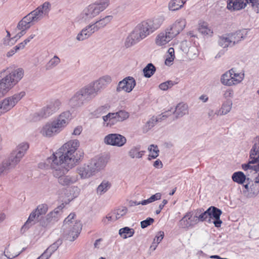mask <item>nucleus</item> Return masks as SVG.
<instances>
[{"mask_svg":"<svg viewBox=\"0 0 259 259\" xmlns=\"http://www.w3.org/2000/svg\"><path fill=\"white\" fill-rule=\"evenodd\" d=\"M79 146L78 140H71L64 144L57 152L48 159L49 162L52 161L51 166L53 176L57 178L58 183L62 186H68L77 180V176L66 174L83 158V151L77 150Z\"/></svg>","mask_w":259,"mask_h":259,"instance_id":"nucleus-1","label":"nucleus"},{"mask_svg":"<svg viewBox=\"0 0 259 259\" xmlns=\"http://www.w3.org/2000/svg\"><path fill=\"white\" fill-rule=\"evenodd\" d=\"M162 22L163 19L160 17L142 21L137 25L127 36L125 41V46L126 48L131 47L145 38L159 28Z\"/></svg>","mask_w":259,"mask_h":259,"instance_id":"nucleus-2","label":"nucleus"},{"mask_svg":"<svg viewBox=\"0 0 259 259\" xmlns=\"http://www.w3.org/2000/svg\"><path fill=\"white\" fill-rule=\"evenodd\" d=\"M71 118L70 111H67L62 113L55 120L51 123L46 124L42 128L41 133L44 136L51 137L60 132L65 126Z\"/></svg>","mask_w":259,"mask_h":259,"instance_id":"nucleus-3","label":"nucleus"},{"mask_svg":"<svg viewBox=\"0 0 259 259\" xmlns=\"http://www.w3.org/2000/svg\"><path fill=\"white\" fill-rule=\"evenodd\" d=\"M24 70L21 68L14 69L0 79V98L16 84L23 77Z\"/></svg>","mask_w":259,"mask_h":259,"instance_id":"nucleus-4","label":"nucleus"},{"mask_svg":"<svg viewBox=\"0 0 259 259\" xmlns=\"http://www.w3.org/2000/svg\"><path fill=\"white\" fill-rule=\"evenodd\" d=\"M254 144L249 152V159L247 163L241 165L242 168L244 170H252L256 172L259 171V135L253 140ZM259 184V174L255 178L254 182Z\"/></svg>","mask_w":259,"mask_h":259,"instance_id":"nucleus-5","label":"nucleus"},{"mask_svg":"<svg viewBox=\"0 0 259 259\" xmlns=\"http://www.w3.org/2000/svg\"><path fill=\"white\" fill-rule=\"evenodd\" d=\"M94 97L86 86L78 91L69 100L68 104L72 108H78L91 100Z\"/></svg>","mask_w":259,"mask_h":259,"instance_id":"nucleus-6","label":"nucleus"},{"mask_svg":"<svg viewBox=\"0 0 259 259\" xmlns=\"http://www.w3.org/2000/svg\"><path fill=\"white\" fill-rule=\"evenodd\" d=\"M75 213H71L64 221L63 228L64 230H69L68 235L72 236L70 240L74 241L79 234L81 230V224L79 222L75 220Z\"/></svg>","mask_w":259,"mask_h":259,"instance_id":"nucleus-7","label":"nucleus"},{"mask_svg":"<svg viewBox=\"0 0 259 259\" xmlns=\"http://www.w3.org/2000/svg\"><path fill=\"white\" fill-rule=\"evenodd\" d=\"M28 148L29 145L27 143H22L11 153L8 158L6 159L13 168L20 161Z\"/></svg>","mask_w":259,"mask_h":259,"instance_id":"nucleus-8","label":"nucleus"},{"mask_svg":"<svg viewBox=\"0 0 259 259\" xmlns=\"http://www.w3.org/2000/svg\"><path fill=\"white\" fill-rule=\"evenodd\" d=\"M25 95V92L22 91L3 100L0 102V115L13 108Z\"/></svg>","mask_w":259,"mask_h":259,"instance_id":"nucleus-9","label":"nucleus"},{"mask_svg":"<svg viewBox=\"0 0 259 259\" xmlns=\"http://www.w3.org/2000/svg\"><path fill=\"white\" fill-rule=\"evenodd\" d=\"M111 77L109 75H105L98 80L86 85L89 91L92 93L94 98L101 90L105 88L111 82Z\"/></svg>","mask_w":259,"mask_h":259,"instance_id":"nucleus-10","label":"nucleus"},{"mask_svg":"<svg viewBox=\"0 0 259 259\" xmlns=\"http://www.w3.org/2000/svg\"><path fill=\"white\" fill-rule=\"evenodd\" d=\"M63 208L62 205L59 206L53 211L49 212L45 218L39 220L40 225L43 227H48L58 221L60 215L61 211Z\"/></svg>","mask_w":259,"mask_h":259,"instance_id":"nucleus-11","label":"nucleus"},{"mask_svg":"<svg viewBox=\"0 0 259 259\" xmlns=\"http://www.w3.org/2000/svg\"><path fill=\"white\" fill-rule=\"evenodd\" d=\"M199 212H201V208L197 209L195 211V215L193 217L192 211L187 212L181 220H180L178 224L179 227L183 229H188L197 224L196 218H197V214H198Z\"/></svg>","mask_w":259,"mask_h":259,"instance_id":"nucleus-12","label":"nucleus"},{"mask_svg":"<svg viewBox=\"0 0 259 259\" xmlns=\"http://www.w3.org/2000/svg\"><path fill=\"white\" fill-rule=\"evenodd\" d=\"M61 105V102L58 99L51 100L46 107L42 108L39 115L41 117L46 118L57 111Z\"/></svg>","mask_w":259,"mask_h":259,"instance_id":"nucleus-13","label":"nucleus"},{"mask_svg":"<svg viewBox=\"0 0 259 259\" xmlns=\"http://www.w3.org/2000/svg\"><path fill=\"white\" fill-rule=\"evenodd\" d=\"M104 142L107 145L122 147L126 142V138L122 135L118 134H110L104 138Z\"/></svg>","mask_w":259,"mask_h":259,"instance_id":"nucleus-14","label":"nucleus"},{"mask_svg":"<svg viewBox=\"0 0 259 259\" xmlns=\"http://www.w3.org/2000/svg\"><path fill=\"white\" fill-rule=\"evenodd\" d=\"M136 82L134 77L127 76L118 82L116 88V91L120 92L124 91L126 93H130L135 88Z\"/></svg>","mask_w":259,"mask_h":259,"instance_id":"nucleus-15","label":"nucleus"},{"mask_svg":"<svg viewBox=\"0 0 259 259\" xmlns=\"http://www.w3.org/2000/svg\"><path fill=\"white\" fill-rule=\"evenodd\" d=\"M90 163L92 166L95 174L103 169L108 162V158L106 156H97L90 160Z\"/></svg>","mask_w":259,"mask_h":259,"instance_id":"nucleus-16","label":"nucleus"},{"mask_svg":"<svg viewBox=\"0 0 259 259\" xmlns=\"http://www.w3.org/2000/svg\"><path fill=\"white\" fill-rule=\"evenodd\" d=\"M209 211V220L207 222H212L215 227H220L222 224V221L220 219V216L222 214L221 209L213 206H211L207 208Z\"/></svg>","mask_w":259,"mask_h":259,"instance_id":"nucleus-17","label":"nucleus"},{"mask_svg":"<svg viewBox=\"0 0 259 259\" xmlns=\"http://www.w3.org/2000/svg\"><path fill=\"white\" fill-rule=\"evenodd\" d=\"M96 4L89 5L85 8L80 15V19L82 21H88L98 15L100 12Z\"/></svg>","mask_w":259,"mask_h":259,"instance_id":"nucleus-18","label":"nucleus"},{"mask_svg":"<svg viewBox=\"0 0 259 259\" xmlns=\"http://www.w3.org/2000/svg\"><path fill=\"white\" fill-rule=\"evenodd\" d=\"M77 172L82 179L88 178L96 174L90 162L88 164H84L78 167Z\"/></svg>","mask_w":259,"mask_h":259,"instance_id":"nucleus-19","label":"nucleus"},{"mask_svg":"<svg viewBox=\"0 0 259 259\" xmlns=\"http://www.w3.org/2000/svg\"><path fill=\"white\" fill-rule=\"evenodd\" d=\"M247 4L246 0H228L227 8L232 11H239L245 8Z\"/></svg>","mask_w":259,"mask_h":259,"instance_id":"nucleus-20","label":"nucleus"},{"mask_svg":"<svg viewBox=\"0 0 259 259\" xmlns=\"http://www.w3.org/2000/svg\"><path fill=\"white\" fill-rule=\"evenodd\" d=\"M172 113L176 114V119L183 117L184 115L188 114V106L186 104L179 103L176 107Z\"/></svg>","mask_w":259,"mask_h":259,"instance_id":"nucleus-21","label":"nucleus"},{"mask_svg":"<svg viewBox=\"0 0 259 259\" xmlns=\"http://www.w3.org/2000/svg\"><path fill=\"white\" fill-rule=\"evenodd\" d=\"M39 216L37 212L34 210L29 215V217L22 227L21 231L24 232L26 230L28 229L32 225L35 224V219H38Z\"/></svg>","mask_w":259,"mask_h":259,"instance_id":"nucleus-22","label":"nucleus"},{"mask_svg":"<svg viewBox=\"0 0 259 259\" xmlns=\"http://www.w3.org/2000/svg\"><path fill=\"white\" fill-rule=\"evenodd\" d=\"M232 73H234V68H232L228 71L223 74L221 78V82L226 85L231 86L234 84L232 78Z\"/></svg>","mask_w":259,"mask_h":259,"instance_id":"nucleus-23","label":"nucleus"},{"mask_svg":"<svg viewBox=\"0 0 259 259\" xmlns=\"http://www.w3.org/2000/svg\"><path fill=\"white\" fill-rule=\"evenodd\" d=\"M244 32L243 31L238 30L228 33L233 47L244 38Z\"/></svg>","mask_w":259,"mask_h":259,"instance_id":"nucleus-24","label":"nucleus"},{"mask_svg":"<svg viewBox=\"0 0 259 259\" xmlns=\"http://www.w3.org/2000/svg\"><path fill=\"white\" fill-rule=\"evenodd\" d=\"M218 42L224 49L233 47L228 33L219 36Z\"/></svg>","mask_w":259,"mask_h":259,"instance_id":"nucleus-25","label":"nucleus"},{"mask_svg":"<svg viewBox=\"0 0 259 259\" xmlns=\"http://www.w3.org/2000/svg\"><path fill=\"white\" fill-rule=\"evenodd\" d=\"M171 39V36L167 32H161L156 37V44L159 46H163Z\"/></svg>","mask_w":259,"mask_h":259,"instance_id":"nucleus-26","label":"nucleus"},{"mask_svg":"<svg viewBox=\"0 0 259 259\" xmlns=\"http://www.w3.org/2000/svg\"><path fill=\"white\" fill-rule=\"evenodd\" d=\"M33 24V22L30 19L27 15L23 18V19L18 23L17 28L19 30H26L29 29Z\"/></svg>","mask_w":259,"mask_h":259,"instance_id":"nucleus-27","label":"nucleus"},{"mask_svg":"<svg viewBox=\"0 0 259 259\" xmlns=\"http://www.w3.org/2000/svg\"><path fill=\"white\" fill-rule=\"evenodd\" d=\"M232 180L239 184H243L245 182L246 176L241 171L235 172L232 176Z\"/></svg>","mask_w":259,"mask_h":259,"instance_id":"nucleus-28","label":"nucleus"},{"mask_svg":"<svg viewBox=\"0 0 259 259\" xmlns=\"http://www.w3.org/2000/svg\"><path fill=\"white\" fill-rule=\"evenodd\" d=\"M40 8H37L27 15L28 17L30 18V19L33 23L37 22L42 18L44 15L43 12L41 10H40Z\"/></svg>","mask_w":259,"mask_h":259,"instance_id":"nucleus-29","label":"nucleus"},{"mask_svg":"<svg viewBox=\"0 0 259 259\" xmlns=\"http://www.w3.org/2000/svg\"><path fill=\"white\" fill-rule=\"evenodd\" d=\"M134 229L128 227H123L119 230V234L123 239L131 237L134 235Z\"/></svg>","mask_w":259,"mask_h":259,"instance_id":"nucleus-30","label":"nucleus"},{"mask_svg":"<svg viewBox=\"0 0 259 259\" xmlns=\"http://www.w3.org/2000/svg\"><path fill=\"white\" fill-rule=\"evenodd\" d=\"M187 0H171L169 3V9L171 11H176L183 7Z\"/></svg>","mask_w":259,"mask_h":259,"instance_id":"nucleus-31","label":"nucleus"},{"mask_svg":"<svg viewBox=\"0 0 259 259\" xmlns=\"http://www.w3.org/2000/svg\"><path fill=\"white\" fill-rule=\"evenodd\" d=\"M198 31L204 35L211 36L213 33V31L208 27L207 24L204 22L199 24Z\"/></svg>","mask_w":259,"mask_h":259,"instance_id":"nucleus-32","label":"nucleus"},{"mask_svg":"<svg viewBox=\"0 0 259 259\" xmlns=\"http://www.w3.org/2000/svg\"><path fill=\"white\" fill-rule=\"evenodd\" d=\"M156 71V67L152 63H149L144 68L143 71L145 77L149 78L152 76Z\"/></svg>","mask_w":259,"mask_h":259,"instance_id":"nucleus-33","label":"nucleus"},{"mask_svg":"<svg viewBox=\"0 0 259 259\" xmlns=\"http://www.w3.org/2000/svg\"><path fill=\"white\" fill-rule=\"evenodd\" d=\"M111 186V184L109 181L104 180L98 187L97 189V193L101 195L107 191Z\"/></svg>","mask_w":259,"mask_h":259,"instance_id":"nucleus-34","label":"nucleus"},{"mask_svg":"<svg viewBox=\"0 0 259 259\" xmlns=\"http://www.w3.org/2000/svg\"><path fill=\"white\" fill-rule=\"evenodd\" d=\"M259 193V184L252 183L250 185L249 193L247 194L248 198L255 197Z\"/></svg>","mask_w":259,"mask_h":259,"instance_id":"nucleus-35","label":"nucleus"},{"mask_svg":"<svg viewBox=\"0 0 259 259\" xmlns=\"http://www.w3.org/2000/svg\"><path fill=\"white\" fill-rule=\"evenodd\" d=\"M114 114L115 122L123 121L129 117L128 113L124 110H120Z\"/></svg>","mask_w":259,"mask_h":259,"instance_id":"nucleus-36","label":"nucleus"},{"mask_svg":"<svg viewBox=\"0 0 259 259\" xmlns=\"http://www.w3.org/2000/svg\"><path fill=\"white\" fill-rule=\"evenodd\" d=\"M12 168L10 163L6 159L4 160L3 162L0 163V176L3 174L8 173L10 170Z\"/></svg>","mask_w":259,"mask_h":259,"instance_id":"nucleus-37","label":"nucleus"},{"mask_svg":"<svg viewBox=\"0 0 259 259\" xmlns=\"http://www.w3.org/2000/svg\"><path fill=\"white\" fill-rule=\"evenodd\" d=\"M60 62V59L59 58L55 55L53 58H52L46 64V70H50L54 67H56Z\"/></svg>","mask_w":259,"mask_h":259,"instance_id":"nucleus-38","label":"nucleus"},{"mask_svg":"<svg viewBox=\"0 0 259 259\" xmlns=\"http://www.w3.org/2000/svg\"><path fill=\"white\" fill-rule=\"evenodd\" d=\"M186 24V20L182 18L178 19L175 23L173 24L174 27L178 30L177 31H176L177 33V32H179L180 33V32L182 31L185 27Z\"/></svg>","mask_w":259,"mask_h":259,"instance_id":"nucleus-39","label":"nucleus"},{"mask_svg":"<svg viewBox=\"0 0 259 259\" xmlns=\"http://www.w3.org/2000/svg\"><path fill=\"white\" fill-rule=\"evenodd\" d=\"M232 106V102L230 99H227L226 101L223 104L222 106V115H225L229 113Z\"/></svg>","mask_w":259,"mask_h":259,"instance_id":"nucleus-40","label":"nucleus"},{"mask_svg":"<svg viewBox=\"0 0 259 259\" xmlns=\"http://www.w3.org/2000/svg\"><path fill=\"white\" fill-rule=\"evenodd\" d=\"M201 209V212H198V214H197V218H196V221H197V223L199 222H204V221H207V220H209V214H208V213H209V211H208V209H207V210L205 211H202V209Z\"/></svg>","mask_w":259,"mask_h":259,"instance_id":"nucleus-41","label":"nucleus"},{"mask_svg":"<svg viewBox=\"0 0 259 259\" xmlns=\"http://www.w3.org/2000/svg\"><path fill=\"white\" fill-rule=\"evenodd\" d=\"M148 150L151 152H153L154 153V154L149 156L148 160H150L151 158L155 159L158 156L159 150L157 145H151L148 147Z\"/></svg>","mask_w":259,"mask_h":259,"instance_id":"nucleus-42","label":"nucleus"},{"mask_svg":"<svg viewBox=\"0 0 259 259\" xmlns=\"http://www.w3.org/2000/svg\"><path fill=\"white\" fill-rule=\"evenodd\" d=\"M113 19V16L111 15L106 16L102 19H100L99 20L97 21L96 22L98 23V25L99 26L100 28H103L107 24L110 22V21Z\"/></svg>","mask_w":259,"mask_h":259,"instance_id":"nucleus-43","label":"nucleus"},{"mask_svg":"<svg viewBox=\"0 0 259 259\" xmlns=\"http://www.w3.org/2000/svg\"><path fill=\"white\" fill-rule=\"evenodd\" d=\"M127 211V209L125 207L118 208L113 211V214L115 215V219H119L121 217L124 215Z\"/></svg>","mask_w":259,"mask_h":259,"instance_id":"nucleus-44","label":"nucleus"},{"mask_svg":"<svg viewBox=\"0 0 259 259\" xmlns=\"http://www.w3.org/2000/svg\"><path fill=\"white\" fill-rule=\"evenodd\" d=\"M90 35L89 33V31L87 30V29L84 27L82 30L77 34L76 36V39L78 41H83L89 37H90Z\"/></svg>","mask_w":259,"mask_h":259,"instance_id":"nucleus-45","label":"nucleus"},{"mask_svg":"<svg viewBox=\"0 0 259 259\" xmlns=\"http://www.w3.org/2000/svg\"><path fill=\"white\" fill-rule=\"evenodd\" d=\"M48 210V205L46 204H41L37 206L34 209L39 216L45 214Z\"/></svg>","mask_w":259,"mask_h":259,"instance_id":"nucleus-46","label":"nucleus"},{"mask_svg":"<svg viewBox=\"0 0 259 259\" xmlns=\"http://www.w3.org/2000/svg\"><path fill=\"white\" fill-rule=\"evenodd\" d=\"M140 148L141 147L140 146L133 147L128 152L129 156L132 158H134L135 157L138 158H141V155L138 153Z\"/></svg>","mask_w":259,"mask_h":259,"instance_id":"nucleus-47","label":"nucleus"},{"mask_svg":"<svg viewBox=\"0 0 259 259\" xmlns=\"http://www.w3.org/2000/svg\"><path fill=\"white\" fill-rule=\"evenodd\" d=\"M62 240L61 239H58L55 242L51 245L46 250L47 251L50 252L53 254L62 244Z\"/></svg>","mask_w":259,"mask_h":259,"instance_id":"nucleus-48","label":"nucleus"},{"mask_svg":"<svg viewBox=\"0 0 259 259\" xmlns=\"http://www.w3.org/2000/svg\"><path fill=\"white\" fill-rule=\"evenodd\" d=\"M94 4L97 5L99 11L102 12L104 11L109 5V0H100Z\"/></svg>","mask_w":259,"mask_h":259,"instance_id":"nucleus-49","label":"nucleus"},{"mask_svg":"<svg viewBox=\"0 0 259 259\" xmlns=\"http://www.w3.org/2000/svg\"><path fill=\"white\" fill-rule=\"evenodd\" d=\"M85 28L89 31V33L90 34V36H91V35L95 32L98 31L99 29H100L97 22L87 26Z\"/></svg>","mask_w":259,"mask_h":259,"instance_id":"nucleus-50","label":"nucleus"},{"mask_svg":"<svg viewBox=\"0 0 259 259\" xmlns=\"http://www.w3.org/2000/svg\"><path fill=\"white\" fill-rule=\"evenodd\" d=\"M108 110V106L107 105L102 106L94 111V114L98 117L106 113Z\"/></svg>","mask_w":259,"mask_h":259,"instance_id":"nucleus-51","label":"nucleus"},{"mask_svg":"<svg viewBox=\"0 0 259 259\" xmlns=\"http://www.w3.org/2000/svg\"><path fill=\"white\" fill-rule=\"evenodd\" d=\"M177 29H176V28L174 27V25L172 24L170 26H169L168 28H167L165 30V32H167L170 36H171V38L172 39L174 37H175L176 36H177L178 34L180 33L179 32H177V33L176 31H177Z\"/></svg>","mask_w":259,"mask_h":259,"instance_id":"nucleus-52","label":"nucleus"},{"mask_svg":"<svg viewBox=\"0 0 259 259\" xmlns=\"http://www.w3.org/2000/svg\"><path fill=\"white\" fill-rule=\"evenodd\" d=\"M177 29H176V28L174 27V25L172 24L170 26H169L168 28H167L165 30V32H167L170 36H171V38L172 39L174 37H175L176 36H177L178 34L180 33L179 32H177V33L176 31H177Z\"/></svg>","mask_w":259,"mask_h":259,"instance_id":"nucleus-53","label":"nucleus"},{"mask_svg":"<svg viewBox=\"0 0 259 259\" xmlns=\"http://www.w3.org/2000/svg\"><path fill=\"white\" fill-rule=\"evenodd\" d=\"M156 122H157L156 121V119L155 118V117L153 116L146 122L144 127V130L147 132L152 127H153Z\"/></svg>","mask_w":259,"mask_h":259,"instance_id":"nucleus-54","label":"nucleus"},{"mask_svg":"<svg viewBox=\"0 0 259 259\" xmlns=\"http://www.w3.org/2000/svg\"><path fill=\"white\" fill-rule=\"evenodd\" d=\"M243 75L236 72V70L234 68V73H232V78H234L233 80V82H234V84H237L242 81Z\"/></svg>","mask_w":259,"mask_h":259,"instance_id":"nucleus-55","label":"nucleus"},{"mask_svg":"<svg viewBox=\"0 0 259 259\" xmlns=\"http://www.w3.org/2000/svg\"><path fill=\"white\" fill-rule=\"evenodd\" d=\"M154 222V220L152 218H148L146 220L141 222V227L142 229L146 228L151 225Z\"/></svg>","mask_w":259,"mask_h":259,"instance_id":"nucleus-56","label":"nucleus"},{"mask_svg":"<svg viewBox=\"0 0 259 259\" xmlns=\"http://www.w3.org/2000/svg\"><path fill=\"white\" fill-rule=\"evenodd\" d=\"M247 4H251L252 9L257 13H259V2L258 0H246Z\"/></svg>","mask_w":259,"mask_h":259,"instance_id":"nucleus-57","label":"nucleus"},{"mask_svg":"<svg viewBox=\"0 0 259 259\" xmlns=\"http://www.w3.org/2000/svg\"><path fill=\"white\" fill-rule=\"evenodd\" d=\"M117 220V219H115V215L113 214V212H112L111 213L108 214L106 218H103L102 222L105 224H108L109 221L114 222Z\"/></svg>","mask_w":259,"mask_h":259,"instance_id":"nucleus-58","label":"nucleus"},{"mask_svg":"<svg viewBox=\"0 0 259 259\" xmlns=\"http://www.w3.org/2000/svg\"><path fill=\"white\" fill-rule=\"evenodd\" d=\"M103 119L104 121L109 120L110 124H114L115 122L114 113H109L107 115L103 116Z\"/></svg>","mask_w":259,"mask_h":259,"instance_id":"nucleus-59","label":"nucleus"},{"mask_svg":"<svg viewBox=\"0 0 259 259\" xmlns=\"http://www.w3.org/2000/svg\"><path fill=\"white\" fill-rule=\"evenodd\" d=\"M50 6L51 5L49 2H45L38 8H40V10H41L44 15H46L50 11Z\"/></svg>","mask_w":259,"mask_h":259,"instance_id":"nucleus-60","label":"nucleus"},{"mask_svg":"<svg viewBox=\"0 0 259 259\" xmlns=\"http://www.w3.org/2000/svg\"><path fill=\"white\" fill-rule=\"evenodd\" d=\"M17 41V39L14 37L12 38L5 37L3 40V44L6 46H11L14 45Z\"/></svg>","mask_w":259,"mask_h":259,"instance_id":"nucleus-61","label":"nucleus"},{"mask_svg":"<svg viewBox=\"0 0 259 259\" xmlns=\"http://www.w3.org/2000/svg\"><path fill=\"white\" fill-rule=\"evenodd\" d=\"M21 253V252L12 253L11 251H8V248H6L5 251H4V255L8 258L12 259L18 256Z\"/></svg>","mask_w":259,"mask_h":259,"instance_id":"nucleus-62","label":"nucleus"},{"mask_svg":"<svg viewBox=\"0 0 259 259\" xmlns=\"http://www.w3.org/2000/svg\"><path fill=\"white\" fill-rule=\"evenodd\" d=\"M164 235V232L160 231L158 233L157 235L155 236L154 239V241L156 242L157 244H159L161 240L163 239Z\"/></svg>","mask_w":259,"mask_h":259,"instance_id":"nucleus-63","label":"nucleus"},{"mask_svg":"<svg viewBox=\"0 0 259 259\" xmlns=\"http://www.w3.org/2000/svg\"><path fill=\"white\" fill-rule=\"evenodd\" d=\"M244 189L242 190V193L244 196L247 197V194L249 193L250 190V184H242Z\"/></svg>","mask_w":259,"mask_h":259,"instance_id":"nucleus-64","label":"nucleus"}]
</instances>
